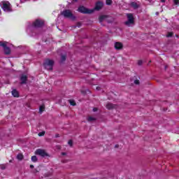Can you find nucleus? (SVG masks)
Wrapping results in <instances>:
<instances>
[{"label":"nucleus","mask_w":179,"mask_h":179,"mask_svg":"<svg viewBox=\"0 0 179 179\" xmlns=\"http://www.w3.org/2000/svg\"><path fill=\"white\" fill-rule=\"evenodd\" d=\"M127 20L124 22L125 26L127 27H132L135 24V19L134 18V15L132 13L127 14Z\"/></svg>","instance_id":"obj_1"},{"label":"nucleus","mask_w":179,"mask_h":179,"mask_svg":"<svg viewBox=\"0 0 179 179\" xmlns=\"http://www.w3.org/2000/svg\"><path fill=\"white\" fill-rule=\"evenodd\" d=\"M61 15L67 19H71V20H75L76 19L71 10H64L61 13Z\"/></svg>","instance_id":"obj_2"},{"label":"nucleus","mask_w":179,"mask_h":179,"mask_svg":"<svg viewBox=\"0 0 179 179\" xmlns=\"http://www.w3.org/2000/svg\"><path fill=\"white\" fill-rule=\"evenodd\" d=\"M0 5L4 12H12V8H10V3H9V1H1Z\"/></svg>","instance_id":"obj_3"},{"label":"nucleus","mask_w":179,"mask_h":179,"mask_svg":"<svg viewBox=\"0 0 179 179\" xmlns=\"http://www.w3.org/2000/svg\"><path fill=\"white\" fill-rule=\"evenodd\" d=\"M43 66L45 69L48 71H52V68L54 66V62L51 59H46L43 64Z\"/></svg>","instance_id":"obj_4"},{"label":"nucleus","mask_w":179,"mask_h":179,"mask_svg":"<svg viewBox=\"0 0 179 179\" xmlns=\"http://www.w3.org/2000/svg\"><path fill=\"white\" fill-rule=\"evenodd\" d=\"M35 155L41 156V157H50V155L43 149H37L35 151Z\"/></svg>","instance_id":"obj_5"},{"label":"nucleus","mask_w":179,"mask_h":179,"mask_svg":"<svg viewBox=\"0 0 179 179\" xmlns=\"http://www.w3.org/2000/svg\"><path fill=\"white\" fill-rule=\"evenodd\" d=\"M78 12H80V13H93V12H94V10H89L87 8H86V7L85 6H80L78 9Z\"/></svg>","instance_id":"obj_6"},{"label":"nucleus","mask_w":179,"mask_h":179,"mask_svg":"<svg viewBox=\"0 0 179 179\" xmlns=\"http://www.w3.org/2000/svg\"><path fill=\"white\" fill-rule=\"evenodd\" d=\"M44 24L43 20H36L32 24L33 27H41Z\"/></svg>","instance_id":"obj_7"},{"label":"nucleus","mask_w":179,"mask_h":179,"mask_svg":"<svg viewBox=\"0 0 179 179\" xmlns=\"http://www.w3.org/2000/svg\"><path fill=\"white\" fill-rule=\"evenodd\" d=\"M103 6H104V3H103L101 1H98L96 3L94 9L95 10H100Z\"/></svg>","instance_id":"obj_8"},{"label":"nucleus","mask_w":179,"mask_h":179,"mask_svg":"<svg viewBox=\"0 0 179 179\" xmlns=\"http://www.w3.org/2000/svg\"><path fill=\"white\" fill-rule=\"evenodd\" d=\"M6 44H8L7 42L5 43V45L3 46V48L4 52H5L6 55H9V54H10V48L7 47Z\"/></svg>","instance_id":"obj_9"},{"label":"nucleus","mask_w":179,"mask_h":179,"mask_svg":"<svg viewBox=\"0 0 179 179\" xmlns=\"http://www.w3.org/2000/svg\"><path fill=\"white\" fill-rule=\"evenodd\" d=\"M106 107L108 110H113V108H117V106L111 103H107Z\"/></svg>","instance_id":"obj_10"},{"label":"nucleus","mask_w":179,"mask_h":179,"mask_svg":"<svg viewBox=\"0 0 179 179\" xmlns=\"http://www.w3.org/2000/svg\"><path fill=\"white\" fill-rule=\"evenodd\" d=\"M122 47H123L122 43H121L120 42H116L115 43V50H122Z\"/></svg>","instance_id":"obj_11"},{"label":"nucleus","mask_w":179,"mask_h":179,"mask_svg":"<svg viewBox=\"0 0 179 179\" xmlns=\"http://www.w3.org/2000/svg\"><path fill=\"white\" fill-rule=\"evenodd\" d=\"M21 83L24 84L27 80V76L22 75L20 78Z\"/></svg>","instance_id":"obj_12"},{"label":"nucleus","mask_w":179,"mask_h":179,"mask_svg":"<svg viewBox=\"0 0 179 179\" xmlns=\"http://www.w3.org/2000/svg\"><path fill=\"white\" fill-rule=\"evenodd\" d=\"M131 8H134V9H138L139 8V4L138 3L133 1L131 3Z\"/></svg>","instance_id":"obj_13"},{"label":"nucleus","mask_w":179,"mask_h":179,"mask_svg":"<svg viewBox=\"0 0 179 179\" xmlns=\"http://www.w3.org/2000/svg\"><path fill=\"white\" fill-rule=\"evenodd\" d=\"M12 94L14 97H18L19 96V92H17V90H13L12 91Z\"/></svg>","instance_id":"obj_14"},{"label":"nucleus","mask_w":179,"mask_h":179,"mask_svg":"<svg viewBox=\"0 0 179 179\" xmlns=\"http://www.w3.org/2000/svg\"><path fill=\"white\" fill-rule=\"evenodd\" d=\"M31 159V162H33L34 163L37 162V161L38 160V159L36 155L32 156Z\"/></svg>","instance_id":"obj_15"},{"label":"nucleus","mask_w":179,"mask_h":179,"mask_svg":"<svg viewBox=\"0 0 179 179\" xmlns=\"http://www.w3.org/2000/svg\"><path fill=\"white\" fill-rule=\"evenodd\" d=\"M87 121H88L89 122H92V121H96V118H94V117H92V116H90V117H88V118H87Z\"/></svg>","instance_id":"obj_16"},{"label":"nucleus","mask_w":179,"mask_h":179,"mask_svg":"<svg viewBox=\"0 0 179 179\" xmlns=\"http://www.w3.org/2000/svg\"><path fill=\"white\" fill-rule=\"evenodd\" d=\"M17 160H23V155H22V154H18L17 155Z\"/></svg>","instance_id":"obj_17"},{"label":"nucleus","mask_w":179,"mask_h":179,"mask_svg":"<svg viewBox=\"0 0 179 179\" xmlns=\"http://www.w3.org/2000/svg\"><path fill=\"white\" fill-rule=\"evenodd\" d=\"M106 15L100 16V17H99V22H103V20H106Z\"/></svg>","instance_id":"obj_18"},{"label":"nucleus","mask_w":179,"mask_h":179,"mask_svg":"<svg viewBox=\"0 0 179 179\" xmlns=\"http://www.w3.org/2000/svg\"><path fill=\"white\" fill-rule=\"evenodd\" d=\"M69 103L71 104V106H76V103L72 99L69 100Z\"/></svg>","instance_id":"obj_19"},{"label":"nucleus","mask_w":179,"mask_h":179,"mask_svg":"<svg viewBox=\"0 0 179 179\" xmlns=\"http://www.w3.org/2000/svg\"><path fill=\"white\" fill-rule=\"evenodd\" d=\"M66 59V55H62L61 56V62H64Z\"/></svg>","instance_id":"obj_20"},{"label":"nucleus","mask_w":179,"mask_h":179,"mask_svg":"<svg viewBox=\"0 0 179 179\" xmlns=\"http://www.w3.org/2000/svg\"><path fill=\"white\" fill-rule=\"evenodd\" d=\"M44 106H41L40 108H39V113L40 114L43 113V111H44Z\"/></svg>","instance_id":"obj_21"},{"label":"nucleus","mask_w":179,"mask_h":179,"mask_svg":"<svg viewBox=\"0 0 179 179\" xmlns=\"http://www.w3.org/2000/svg\"><path fill=\"white\" fill-rule=\"evenodd\" d=\"M106 5H111V3H113V1L112 0H106Z\"/></svg>","instance_id":"obj_22"},{"label":"nucleus","mask_w":179,"mask_h":179,"mask_svg":"<svg viewBox=\"0 0 179 179\" xmlns=\"http://www.w3.org/2000/svg\"><path fill=\"white\" fill-rule=\"evenodd\" d=\"M38 136H44L45 135V131H42L38 133Z\"/></svg>","instance_id":"obj_23"},{"label":"nucleus","mask_w":179,"mask_h":179,"mask_svg":"<svg viewBox=\"0 0 179 179\" xmlns=\"http://www.w3.org/2000/svg\"><path fill=\"white\" fill-rule=\"evenodd\" d=\"M166 37H173V32L168 33V34L166 35Z\"/></svg>","instance_id":"obj_24"},{"label":"nucleus","mask_w":179,"mask_h":179,"mask_svg":"<svg viewBox=\"0 0 179 179\" xmlns=\"http://www.w3.org/2000/svg\"><path fill=\"white\" fill-rule=\"evenodd\" d=\"M5 43H6V42L0 41V46H1V47H5Z\"/></svg>","instance_id":"obj_25"},{"label":"nucleus","mask_w":179,"mask_h":179,"mask_svg":"<svg viewBox=\"0 0 179 179\" xmlns=\"http://www.w3.org/2000/svg\"><path fill=\"white\" fill-rule=\"evenodd\" d=\"M68 144H69L70 146H72V145H73L72 140H69V142H68Z\"/></svg>","instance_id":"obj_26"},{"label":"nucleus","mask_w":179,"mask_h":179,"mask_svg":"<svg viewBox=\"0 0 179 179\" xmlns=\"http://www.w3.org/2000/svg\"><path fill=\"white\" fill-rule=\"evenodd\" d=\"M134 83H135V85H139V80H135Z\"/></svg>","instance_id":"obj_27"},{"label":"nucleus","mask_w":179,"mask_h":179,"mask_svg":"<svg viewBox=\"0 0 179 179\" xmlns=\"http://www.w3.org/2000/svg\"><path fill=\"white\" fill-rule=\"evenodd\" d=\"M142 64H143L142 60H139V61L138 62V65H142Z\"/></svg>","instance_id":"obj_28"},{"label":"nucleus","mask_w":179,"mask_h":179,"mask_svg":"<svg viewBox=\"0 0 179 179\" xmlns=\"http://www.w3.org/2000/svg\"><path fill=\"white\" fill-rule=\"evenodd\" d=\"M178 1H179V0H174V3H175L176 5H178Z\"/></svg>","instance_id":"obj_29"},{"label":"nucleus","mask_w":179,"mask_h":179,"mask_svg":"<svg viewBox=\"0 0 179 179\" xmlns=\"http://www.w3.org/2000/svg\"><path fill=\"white\" fill-rule=\"evenodd\" d=\"M5 169H6L5 165H2V166H1V169H2V170H5Z\"/></svg>","instance_id":"obj_30"},{"label":"nucleus","mask_w":179,"mask_h":179,"mask_svg":"<svg viewBox=\"0 0 179 179\" xmlns=\"http://www.w3.org/2000/svg\"><path fill=\"white\" fill-rule=\"evenodd\" d=\"M93 111H94V113H96V111H97V108H94Z\"/></svg>","instance_id":"obj_31"},{"label":"nucleus","mask_w":179,"mask_h":179,"mask_svg":"<svg viewBox=\"0 0 179 179\" xmlns=\"http://www.w3.org/2000/svg\"><path fill=\"white\" fill-rule=\"evenodd\" d=\"M30 169H34V165H30Z\"/></svg>","instance_id":"obj_32"},{"label":"nucleus","mask_w":179,"mask_h":179,"mask_svg":"<svg viewBox=\"0 0 179 179\" xmlns=\"http://www.w3.org/2000/svg\"><path fill=\"white\" fill-rule=\"evenodd\" d=\"M96 90H100V87H96Z\"/></svg>","instance_id":"obj_33"},{"label":"nucleus","mask_w":179,"mask_h":179,"mask_svg":"<svg viewBox=\"0 0 179 179\" xmlns=\"http://www.w3.org/2000/svg\"><path fill=\"white\" fill-rule=\"evenodd\" d=\"M62 155L63 156H65V155H66V153L62 152Z\"/></svg>","instance_id":"obj_34"},{"label":"nucleus","mask_w":179,"mask_h":179,"mask_svg":"<svg viewBox=\"0 0 179 179\" xmlns=\"http://www.w3.org/2000/svg\"><path fill=\"white\" fill-rule=\"evenodd\" d=\"M161 2L164 3V2H166V0H161Z\"/></svg>","instance_id":"obj_35"},{"label":"nucleus","mask_w":179,"mask_h":179,"mask_svg":"<svg viewBox=\"0 0 179 179\" xmlns=\"http://www.w3.org/2000/svg\"><path fill=\"white\" fill-rule=\"evenodd\" d=\"M26 0H20V2L23 3Z\"/></svg>","instance_id":"obj_36"},{"label":"nucleus","mask_w":179,"mask_h":179,"mask_svg":"<svg viewBox=\"0 0 179 179\" xmlns=\"http://www.w3.org/2000/svg\"><path fill=\"white\" fill-rule=\"evenodd\" d=\"M156 15H159V13H158V12H157V13H156Z\"/></svg>","instance_id":"obj_37"},{"label":"nucleus","mask_w":179,"mask_h":179,"mask_svg":"<svg viewBox=\"0 0 179 179\" xmlns=\"http://www.w3.org/2000/svg\"><path fill=\"white\" fill-rule=\"evenodd\" d=\"M75 2H76L78 0H73Z\"/></svg>","instance_id":"obj_38"},{"label":"nucleus","mask_w":179,"mask_h":179,"mask_svg":"<svg viewBox=\"0 0 179 179\" xmlns=\"http://www.w3.org/2000/svg\"><path fill=\"white\" fill-rule=\"evenodd\" d=\"M165 69H167V66H165Z\"/></svg>","instance_id":"obj_39"},{"label":"nucleus","mask_w":179,"mask_h":179,"mask_svg":"<svg viewBox=\"0 0 179 179\" xmlns=\"http://www.w3.org/2000/svg\"><path fill=\"white\" fill-rule=\"evenodd\" d=\"M115 148H118V146H117V145H115Z\"/></svg>","instance_id":"obj_40"}]
</instances>
